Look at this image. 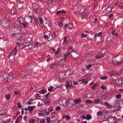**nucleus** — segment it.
<instances>
[{
    "label": "nucleus",
    "instance_id": "nucleus-37",
    "mask_svg": "<svg viewBox=\"0 0 123 123\" xmlns=\"http://www.w3.org/2000/svg\"><path fill=\"white\" fill-rule=\"evenodd\" d=\"M65 86L66 87V88L69 87V83L68 81H67L66 82Z\"/></svg>",
    "mask_w": 123,
    "mask_h": 123
},
{
    "label": "nucleus",
    "instance_id": "nucleus-27",
    "mask_svg": "<svg viewBox=\"0 0 123 123\" xmlns=\"http://www.w3.org/2000/svg\"><path fill=\"white\" fill-rule=\"evenodd\" d=\"M31 41H32V39L30 37L28 38L26 40V42L27 43H29Z\"/></svg>",
    "mask_w": 123,
    "mask_h": 123
},
{
    "label": "nucleus",
    "instance_id": "nucleus-10",
    "mask_svg": "<svg viewBox=\"0 0 123 123\" xmlns=\"http://www.w3.org/2000/svg\"><path fill=\"white\" fill-rule=\"evenodd\" d=\"M44 25L46 27L48 28H49L50 26L49 22L48 21H46L44 22Z\"/></svg>",
    "mask_w": 123,
    "mask_h": 123
},
{
    "label": "nucleus",
    "instance_id": "nucleus-59",
    "mask_svg": "<svg viewBox=\"0 0 123 123\" xmlns=\"http://www.w3.org/2000/svg\"><path fill=\"white\" fill-rule=\"evenodd\" d=\"M115 74L114 73H112L110 74V76L111 77H113L115 76Z\"/></svg>",
    "mask_w": 123,
    "mask_h": 123
},
{
    "label": "nucleus",
    "instance_id": "nucleus-26",
    "mask_svg": "<svg viewBox=\"0 0 123 123\" xmlns=\"http://www.w3.org/2000/svg\"><path fill=\"white\" fill-rule=\"evenodd\" d=\"M81 101V99L80 98H79L78 99H75L74 100V102L75 103V105H76L77 104L79 103Z\"/></svg>",
    "mask_w": 123,
    "mask_h": 123
},
{
    "label": "nucleus",
    "instance_id": "nucleus-19",
    "mask_svg": "<svg viewBox=\"0 0 123 123\" xmlns=\"http://www.w3.org/2000/svg\"><path fill=\"white\" fill-rule=\"evenodd\" d=\"M95 40L96 43L98 44H100L101 42V40L100 38L99 39H98L97 38H95Z\"/></svg>",
    "mask_w": 123,
    "mask_h": 123
},
{
    "label": "nucleus",
    "instance_id": "nucleus-15",
    "mask_svg": "<svg viewBox=\"0 0 123 123\" xmlns=\"http://www.w3.org/2000/svg\"><path fill=\"white\" fill-rule=\"evenodd\" d=\"M15 33L17 34H19L21 33V31L19 28H18L15 30Z\"/></svg>",
    "mask_w": 123,
    "mask_h": 123
},
{
    "label": "nucleus",
    "instance_id": "nucleus-1",
    "mask_svg": "<svg viewBox=\"0 0 123 123\" xmlns=\"http://www.w3.org/2000/svg\"><path fill=\"white\" fill-rule=\"evenodd\" d=\"M9 21L8 19L5 18L3 19L2 24V25L4 27L7 28L9 26Z\"/></svg>",
    "mask_w": 123,
    "mask_h": 123
},
{
    "label": "nucleus",
    "instance_id": "nucleus-22",
    "mask_svg": "<svg viewBox=\"0 0 123 123\" xmlns=\"http://www.w3.org/2000/svg\"><path fill=\"white\" fill-rule=\"evenodd\" d=\"M5 96L6 99L9 100L10 99L11 97V94L10 93H8L7 95H6Z\"/></svg>",
    "mask_w": 123,
    "mask_h": 123
},
{
    "label": "nucleus",
    "instance_id": "nucleus-47",
    "mask_svg": "<svg viewBox=\"0 0 123 123\" xmlns=\"http://www.w3.org/2000/svg\"><path fill=\"white\" fill-rule=\"evenodd\" d=\"M100 78L102 80H106L107 79V77L106 76L103 77H100Z\"/></svg>",
    "mask_w": 123,
    "mask_h": 123
},
{
    "label": "nucleus",
    "instance_id": "nucleus-23",
    "mask_svg": "<svg viewBox=\"0 0 123 123\" xmlns=\"http://www.w3.org/2000/svg\"><path fill=\"white\" fill-rule=\"evenodd\" d=\"M105 105L108 108H112V106L110 105L107 102H105Z\"/></svg>",
    "mask_w": 123,
    "mask_h": 123
},
{
    "label": "nucleus",
    "instance_id": "nucleus-58",
    "mask_svg": "<svg viewBox=\"0 0 123 123\" xmlns=\"http://www.w3.org/2000/svg\"><path fill=\"white\" fill-rule=\"evenodd\" d=\"M75 52V50L74 49H73L71 51L70 53V54L71 55H73V53Z\"/></svg>",
    "mask_w": 123,
    "mask_h": 123
},
{
    "label": "nucleus",
    "instance_id": "nucleus-3",
    "mask_svg": "<svg viewBox=\"0 0 123 123\" xmlns=\"http://www.w3.org/2000/svg\"><path fill=\"white\" fill-rule=\"evenodd\" d=\"M24 22V20L22 17L18 18H17V25L19 26H20Z\"/></svg>",
    "mask_w": 123,
    "mask_h": 123
},
{
    "label": "nucleus",
    "instance_id": "nucleus-8",
    "mask_svg": "<svg viewBox=\"0 0 123 123\" xmlns=\"http://www.w3.org/2000/svg\"><path fill=\"white\" fill-rule=\"evenodd\" d=\"M108 121L109 123H116V120L115 118L110 117L108 118Z\"/></svg>",
    "mask_w": 123,
    "mask_h": 123
},
{
    "label": "nucleus",
    "instance_id": "nucleus-43",
    "mask_svg": "<svg viewBox=\"0 0 123 123\" xmlns=\"http://www.w3.org/2000/svg\"><path fill=\"white\" fill-rule=\"evenodd\" d=\"M121 95L120 94H117L116 96V98L117 99H119L121 97Z\"/></svg>",
    "mask_w": 123,
    "mask_h": 123
},
{
    "label": "nucleus",
    "instance_id": "nucleus-28",
    "mask_svg": "<svg viewBox=\"0 0 123 123\" xmlns=\"http://www.w3.org/2000/svg\"><path fill=\"white\" fill-rule=\"evenodd\" d=\"M58 65L61 67L64 68H66L67 67V65L66 64H63L61 63H59Z\"/></svg>",
    "mask_w": 123,
    "mask_h": 123
},
{
    "label": "nucleus",
    "instance_id": "nucleus-16",
    "mask_svg": "<svg viewBox=\"0 0 123 123\" xmlns=\"http://www.w3.org/2000/svg\"><path fill=\"white\" fill-rule=\"evenodd\" d=\"M79 9L80 12L81 13H83L84 12V8L82 6H80L79 8Z\"/></svg>",
    "mask_w": 123,
    "mask_h": 123
},
{
    "label": "nucleus",
    "instance_id": "nucleus-44",
    "mask_svg": "<svg viewBox=\"0 0 123 123\" xmlns=\"http://www.w3.org/2000/svg\"><path fill=\"white\" fill-rule=\"evenodd\" d=\"M116 31V30L115 28H112V33L113 35H115Z\"/></svg>",
    "mask_w": 123,
    "mask_h": 123
},
{
    "label": "nucleus",
    "instance_id": "nucleus-63",
    "mask_svg": "<svg viewBox=\"0 0 123 123\" xmlns=\"http://www.w3.org/2000/svg\"><path fill=\"white\" fill-rule=\"evenodd\" d=\"M92 67V65L91 64H89L86 67V68L87 69H88L90 68V67Z\"/></svg>",
    "mask_w": 123,
    "mask_h": 123
},
{
    "label": "nucleus",
    "instance_id": "nucleus-24",
    "mask_svg": "<svg viewBox=\"0 0 123 123\" xmlns=\"http://www.w3.org/2000/svg\"><path fill=\"white\" fill-rule=\"evenodd\" d=\"M15 8L14 7H12V8H11V13L13 15L15 13Z\"/></svg>",
    "mask_w": 123,
    "mask_h": 123
},
{
    "label": "nucleus",
    "instance_id": "nucleus-20",
    "mask_svg": "<svg viewBox=\"0 0 123 123\" xmlns=\"http://www.w3.org/2000/svg\"><path fill=\"white\" fill-rule=\"evenodd\" d=\"M44 102L48 104H49L51 103V100L49 99H47L44 100Z\"/></svg>",
    "mask_w": 123,
    "mask_h": 123
},
{
    "label": "nucleus",
    "instance_id": "nucleus-50",
    "mask_svg": "<svg viewBox=\"0 0 123 123\" xmlns=\"http://www.w3.org/2000/svg\"><path fill=\"white\" fill-rule=\"evenodd\" d=\"M39 20L40 23L41 24H42L43 22V21L42 18L41 17H39Z\"/></svg>",
    "mask_w": 123,
    "mask_h": 123
},
{
    "label": "nucleus",
    "instance_id": "nucleus-14",
    "mask_svg": "<svg viewBox=\"0 0 123 123\" xmlns=\"http://www.w3.org/2000/svg\"><path fill=\"white\" fill-rule=\"evenodd\" d=\"M123 55H119L117 56L116 57V60H117L119 62L123 58Z\"/></svg>",
    "mask_w": 123,
    "mask_h": 123
},
{
    "label": "nucleus",
    "instance_id": "nucleus-29",
    "mask_svg": "<svg viewBox=\"0 0 123 123\" xmlns=\"http://www.w3.org/2000/svg\"><path fill=\"white\" fill-rule=\"evenodd\" d=\"M72 71L71 70H68L67 71L66 73H68L69 75L70 76L72 75Z\"/></svg>",
    "mask_w": 123,
    "mask_h": 123
},
{
    "label": "nucleus",
    "instance_id": "nucleus-18",
    "mask_svg": "<svg viewBox=\"0 0 123 123\" xmlns=\"http://www.w3.org/2000/svg\"><path fill=\"white\" fill-rule=\"evenodd\" d=\"M109 51V49H104L102 50V51L105 54H107Z\"/></svg>",
    "mask_w": 123,
    "mask_h": 123
},
{
    "label": "nucleus",
    "instance_id": "nucleus-30",
    "mask_svg": "<svg viewBox=\"0 0 123 123\" xmlns=\"http://www.w3.org/2000/svg\"><path fill=\"white\" fill-rule=\"evenodd\" d=\"M100 101V99H96L94 100L93 102L95 104H98Z\"/></svg>",
    "mask_w": 123,
    "mask_h": 123
},
{
    "label": "nucleus",
    "instance_id": "nucleus-34",
    "mask_svg": "<svg viewBox=\"0 0 123 123\" xmlns=\"http://www.w3.org/2000/svg\"><path fill=\"white\" fill-rule=\"evenodd\" d=\"M98 115V116L100 117L103 115V114L101 111H99L97 113Z\"/></svg>",
    "mask_w": 123,
    "mask_h": 123
},
{
    "label": "nucleus",
    "instance_id": "nucleus-17",
    "mask_svg": "<svg viewBox=\"0 0 123 123\" xmlns=\"http://www.w3.org/2000/svg\"><path fill=\"white\" fill-rule=\"evenodd\" d=\"M113 38V36H107V40L108 41H110L112 40Z\"/></svg>",
    "mask_w": 123,
    "mask_h": 123
},
{
    "label": "nucleus",
    "instance_id": "nucleus-56",
    "mask_svg": "<svg viewBox=\"0 0 123 123\" xmlns=\"http://www.w3.org/2000/svg\"><path fill=\"white\" fill-rule=\"evenodd\" d=\"M33 101V99H31L30 100L29 102H27V103L28 104H32V103H31V102L32 101Z\"/></svg>",
    "mask_w": 123,
    "mask_h": 123
},
{
    "label": "nucleus",
    "instance_id": "nucleus-9",
    "mask_svg": "<svg viewBox=\"0 0 123 123\" xmlns=\"http://www.w3.org/2000/svg\"><path fill=\"white\" fill-rule=\"evenodd\" d=\"M59 102L62 105H64V104L66 103L67 100L65 98H60Z\"/></svg>",
    "mask_w": 123,
    "mask_h": 123
},
{
    "label": "nucleus",
    "instance_id": "nucleus-41",
    "mask_svg": "<svg viewBox=\"0 0 123 123\" xmlns=\"http://www.w3.org/2000/svg\"><path fill=\"white\" fill-rule=\"evenodd\" d=\"M22 4L21 2H20L18 3L17 5L20 8H21L22 7Z\"/></svg>",
    "mask_w": 123,
    "mask_h": 123
},
{
    "label": "nucleus",
    "instance_id": "nucleus-54",
    "mask_svg": "<svg viewBox=\"0 0 123 123\" xmlns=\"http://www.w3.org/2000/svg\"><path fill=\"white\" fill-rule=\"evenodd\" d=\"M33 7L35 8V7H37L38 6V5L37 4H33Z\"/></svg>",
    "mask_w": 123,
    "mask_h": 123
},
{
    "label": "nucleus",
    "instance_id": "nucleus-32",
    "mask_svg": "<svg viewBox=\"0 0 123 123\" xmlns=\"http://www.w3.org/2000/svg\"><path fill=\"white\" fill-rule=\"evenodd\" d=\"M68 27L69 29H72L73 27V25L71 24H68Z\"/></svg>",
    "mask_w": 123,
    "mask_h": 123
},
{
    "label": "nucleus",
    "instance_id": "nucleus-55",
    "mask_svg": "<svg viewBox=\"0 0 123 123\" xmlns=\"http://www.w3.org/2000/svg\"><path fill=\"white\" fill-rule=\"evenodd\" d=\"M86 102L88 103H92V100H86Z\"/></svg>",
    "mask_w": 123,
    "mask_h": 123
},
{
    "label": "nucleus",
    "instance_id": "nucleus-64",
    "mask_svg": "<svg viewBox=\"0 0 123 123\" xmlns=\"http://www.w3.org/2000/svg\"><path fill=\"white\" fill-rule=\"evenodd\" d=\"M40 122L41 123H44L45 120L43 119H42L40 121Z\"/></svg>",
    "mask_w": 123,
    "mask_h": 123
},
{
    "label": "nucleus",
    "instance_id": "nucleus-2",
    "mask_svg": "<svg viewBox=\"0 0 123 123\" xmlns=\"http://www.w3.org/2000/svg\"><path fill=\"white\" fill-rule=\"evenodd\" d=\"M122 62H121L118 61L117 60H114L112 61H111V63L112 65L114 66H119L120 65L122 64Z\"/></svg>",
    "mask_w": 123,
    "mask_h": 123
},
{
    "label": "nucleus",
    "instance_id": "nucleus-60",
    "mask_svg": "<svg viewBox=\"0 0 123 123\" xmlns=\"http://www.w3.org/2000/svg\"><path fill=\"white\" fill-rule=\"evenodd\" d=\"M60 48H58L57 50V51H56V52H55V54H57L58 53V51L59 50Z\"/></svg>",
    "mask_w": 123,
    "mask_h": 123
},
{
    "label": "nucleus",
    "instance_id": "nucleus-53",
    "mask_svg": "<svg viewBox=\"0 0 123 123\" xmlns=\"http://www.w3.org/2000/svg\"><path fill=\"white\" fill-rule=\"evenodd\" d=\"M97 83H96L94 84L93 86L92 87V88L93 90L94 89H95V86H97Z\"/></svg>",
    "mask_w": 123,
    "mask_h": 123
},
{
    "label": "nucleus",
    "instance_id": "nucleus-62",
    "mask_svg": "<svg viewBox=\"0 0 123 123\" xmlns=\"http://www.w3.org/2000/svg\"><path fill=\"white\" fill-rule=\"evenodd\" d=\"M17 105L18 106V108H20L21 107V106L20 105V103H18L17 104Z\"/></svg>",
    "mask_w": 123,
    "mask_h": 123
},
{
    "label": "nucleus",
    "instance_id": "nucleus-39",
    "mask_svg": "<svg viewBox=\"0 0 123 123\" xmlns=\"http://www.w3.org/2000/svg\"><path fill=\"white\" fill-rule=\"evenodd\" d=\"M32 45L31 44H29L28 45H26L24 47L25 49V50H26L27 49H28V48H29V49H31V48L29 47V46H32Z\"/></svg>",
    "mask_w": 123,
    "mask_h": 123
},
{
    "label": "nucleus",
    "instance_id": "nucleus-57",
    "mask_svg": "<svg viewBox=\"0 0 123 123\" xmlns=\"http://www.w3.org/2000/svg\"><path fill=\"white\" fill-rule=\"evenodd\" d=\"M55 109L56 110H60L61 109V108L60 106H57L56 108H55Z\"/></svg>",
    "mask_w": 123,
    "mask_h": 123
},
{
    "label": "nucleus",
    "instance_id": "nucleus-13",
    "mask_svg": "<svg viewBox=\"0 0 123 123\" xmlns=\"http://www.w3.org/2000/svg\"><path fill=\"white\" fill-rule=\"evenodd\" d=\"M14 79V77H12L11 76L9 75L7 79V81L6 82V83L8 81L11 82Z\"/></svg>",
    "mask_w": 123,
    "mask_h": 123
},
{
    "label": "nucleus",
    "instance_id": "nucleus-35",
    "mask_svg": "<svg viewBox=\"0 0 123 123\" xmlns=\"http://www.w3.org/2000/svg\"><path fill=\"white\" fill-rule=\"evenodd\" d=\"M91 56V55L90 54H88L86 55L85 56V58L89 59Z\"/></svg>",
    "mask_w": 123,
    "mask_h": 123
},
{
    "label": "nucleus",
    "instance_id": "nucleus-7",
    "mask_svg": "<svg viewBox=\"0 0 123 123\" xmlns=\"http://www.w3.org/2000/svg\"><path fill=\"white\" fill-rule=\"evenodd\" d=\"M122 79H117L115 83L118 86H121L122 85L123 83Z\"/></svg>",
    "mask_w": 123,
    "mask_h": 123
},
{
    "label": "nucleus",
    "instance_id": "nucleus-61",
    "mask_svg": "<svg viewBox=\"0 0 123 123\" xmlns=\"http://www.w3.org/2000/svg\"><path fill=\"white\" fill-rule=\"evenodd\" d=\"M108 16L109 18H112L113 16V15L112 14H111V15H108Z\"/></svg>",
    "mask_w": 123,
    "mask_h": 123
},
{
    "label": "nucleus",
    "instance_id": "nucleus-5",
    "mask_svg": "<svg viewBox=\"0 0 123 123\" xmlns=\"http://www.w3.org/2000/svg\"><path fill=\"white\" fill-rule=\"evenodd\" d=\"M32 16H27L25 19V21L27 23L29 24L31 21Z\"/></svg>",
    "mask_w": 123,
    "mask_h": 123
},
{
    "label": "nucleus",
    "instance_id": "nucleus-48",
    "mask_svg": "<svg viewBox=\"0 0 123 123\" xmlns=\"http://www.w3.org/2000/svg\"><path fill=\"white\" fill-rule=\"evenodd\" d=\"M70 118L71 117L68 115H67L66 117V120H69Z\"/></svg>",
    "mask_w": 123,
    "mask_h": 123
},
{
    "label": "nucleus",
    "instance_id": "nucleus-21",
    "mask_svg": "<svg viewBox=\"0 0 123 123\" xmlns=\"http://www.w3.org/2000/svg\"><path fill=\"white\" fill-rule=\"evenodd\" d=\"M35 107V106H29L27 108V110H28L30 111H32L34 109V108Z\"/></svg>",
    "mask_w": 123,
    "mask_h": 123
},
{
    "label": "nucleus",
    "instance_id": "nucleus-52",
    "mask_svg": "<svg viewBox=\"0 0 123 123\" xmlns=\"http://www.w3.org/2000/svg\"><path fill=\"white\" fill-rule=\"evenodd\" d=\"M101 88L103 89H107V87L105 86H101Z\"/></svg>",
    "mask_w": 123,
    "mask_h": 123
},
{
    "label": "nucleus",
    "instance_id": "nucleus-31",
    "mask_svg": "<svg viewBox=\"0 0 123 123\" xmlns=\"http://www.w3.org/2000/svg\"><path fill=\"white\" fill-rule=\"evenodd\" d=\"M91 118V116L90 114H88L86 117V118L88 120H89Z\"/></svg>",
    "mask_w": 123,
    "mask_h": 123
},
{
    "label": "nucleus",
    "instance_id": "nucleus-46",
    "mask_svg": "<svg viewBox=\"0 0 123 123\" xmlns=\"http://www.w3.org/2000/svg\"><path fill=\"white\" fill-rule=\"evenodd\" d=\"M122 101L120 100H119L118 101H117L116 102V104H115V106H117V104H118L119 103H120V102H121Z\"/></svg>",
    "mask_w": 123,
    "mask_h": 123
},
{
    "label": "nucleus",
    "instance_id": "nucleus-51",
    "mask_svg": "<svg viewBox=\"0 0 123 123\" xmlns=\"http://www.w3.org/2000/svg\"><path fill=\"white\" fill-rule=\"evenodd\" d=\"M39 92L40 93L43 94L45 93V91L44 90H42L40 91Z\"/></svg>",
    "mask_w": 123,
    "mask_h": 123
},
{
    "label": "nucleus",
    "instance_id": "nucleus-12",
    "mask_svg": "<svg viewBox=\"0 0 123 123\" xmlns=\"http://www.w3.org/2000/svg\"><path fill=\"white\" fill-rule=\"evenodd\" d=\"M93 96L92 93H87L86 95V97L87 98H92Z\"/></svg>",
    "mask_w": 123,
    "mask_h": 123
},
{
    "label": "nucleus",
    "instance_id": "nucleus-42",
    "mask_svg": "<svg viewBox=\"0 0 123 123\" xmlns=\"http://www.w3.org/2000/svg\"><path fill=\"white\" fill-rule=\"evenodd\" d=\"M68 37H66L64 38V41H63V45H64V43H67V41L66 40L67 39Z\"/></svg>",
    "mask_w": 123,
    "mask_h": 123
},
{
    "label": "nucleus",
    "instance_id": "nucleus-6",
    "mask_svg": "<svg viewBox=\"0 0 123 123\" xmlns=\"http://www.w3.org/2000/svg\"><path fill=\"white\" fill-rule=\"evenodd\" d=\"M14 53L13 52H11L8 55V57L9 59L12 61H14V56L13 55Z\"/></svg>",
    "mask_w": 123,
    "mask_h": 123
},
{
    "label": "nucleus",
    "instance_id": "nucleus-4",
    "mask_svg": "<svg viewBox=\"0 0 123 123\" xmlns=\"http://www.w3.org/2000/svg\"><path fill=\"white\" fill-rule=\"evenodd\" d=\"M102 32H100L98 34L97 33H96V34L94 35V36L93 34H91L89 36L90 40L92 39L93 37L94 36L95 37V38H97L98 37L101 36H102Z\"/></svg>",
    "mask_w": 123,
    "mask_h": 123
},
{
    "label": "nucleus",
    "instance_id": "nucleus-49",
    "mask_svg": "<svg viewBox=\"0 0 123 123\" xmlns=\"http://www.w3.org/2000/svg\"><path fill=\"white\" fill-rule=\"evenodd\" d=\"M58 25L59 26L61 27H62L63 26V24L61 22H60L59 23Z\"/></svg>",
    "mask_w": 123,
    "mask_h": 123
},
{
    "label": "nucleus",
    "instance_id": "nucleus-38",
    "mask_svg": "<svg viewBox=\"0 0 123 123\" xmlns=\"http://www.w3.org/2000/svg\"><path fill=\"white\" fill-rule=\"evenodd\" d=\"M29 121L30 123H34L36 120L34 119H31L29 120Z\"/></svg>",
    "mask_w": 123,
    "mask_h": 123
},
{
    "label": "nucleus",
    "instance_id": "nucleus-36",
    "mask_svg": "<svg viewBox=\"0 0 123 123\" xmlns=\"http://www.w3.org/2000/svg\"><path fill=\"white\" fill-rule=\"evenodd\" d=\"M56 63H53L51 64V66H50V68H54L55 67L56 65Z\"/></svg>",
    "mask_w": 123,
    "mask_h": 123
},
{
    "label": "nucleus",
    "instance_id": "nucleus-40",
    "mask_svg": "<svg viewBox=\"0 0 123 123\" xmlns=\"http://www.w3.org/2000/svg\"><path fill=\"white\" fill-rule=\"evenodd\" d=\"M104 56L102 54L96 56V58L97 59H99L101 57L103 56Z\"/></svg>",
    "mask_w": 123,
    "mask_h": 123
},
{
    "label": "nucleus",
    "instance_id": "nucleus-33",
    "mask_svg": "<svg viewBox=\"0 0 123 123\" xmlns=\"http://www.w3.org/2000/svg\"><path fill=\"white\" fill-rule=\"evenodd\" d=\"M111 95L109 93H105V95H104V97L106 98L107 97H109V96H110Z\"/></svg>",
    "mask_w": 123,
    "mask_h": 123
},
{
    "label": "nucleus",
    "instance_id": "nucleus-45",
    "mask_svg": "<svg viewBox=\"0 0 123 123\" xmlns=\"http://www.w3.org/2000/svg\"><path fill=\"white\" fill-rule=\"evenodd\" d=\"M50 118L49 117H47L46 118L47 122L48 123L50 122Z\"/></svg>",
    "mask_w": 123,
    "mask_h": 123
},
{
    "label": "nucleus",
    "instance_id": "nucleus-25",
    "mask_svg": "<svg viewBox=\"0 0 123 123\" xmlns=\"http://www.w3.org/2000/svg\"><path fill=\"white\" fill-rule=\"evenodd\" d=\"M9 75L7 73H5L3 75V78L5 79H7Z\"/></svg>",
    "mask_w": 123,
    "mask_h": 123
},
{
    "label": "nucleus",
    "instance_id": "nucleus-11",
    "mask_svg": "<svg viewBox=\"0 0 123 123\" xmlns=\"http://www.w3.org/2000/svg\"><path fill=\"white\" fill-rule=\"evenodd\" d=\"M112 7H108L106 10V12L107 13H109L112 11Z\"/></svg>",
    "mask_w": 123,
    "mask_h": 123
}]
</instances>
